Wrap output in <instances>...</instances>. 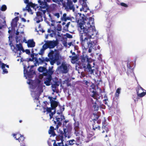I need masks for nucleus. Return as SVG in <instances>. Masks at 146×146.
<instances>
[{
  "instance_id": "nucleus-4",
  "label": "nucleus",
  "mask_w": 146,
  "mask_h": 146,
  "mask_svg": "<svg viewBox=\"0 0 146 146\" xmlns=\"http://www.w3.org/2000/svg\"><path fill=\"white\" fill-rule=\"evenodd\" d=\"M46 11L44 10H39L36 12V16L34 20L36 21L37 23H39L43 21V17L44 18V20L46 19Z\"/></svg>"
},
{
  "instance_id": "nucleus-26",
  "label": "nucleus",
  "mask_w": 146,
  "mask_h": 146,
  "mask_svg": "<svg viewBox=\"0 0 146 146\" xmlns=\"http://www.w3.org/2000/svg\"><path fill=\"white\" fill-rule=\"evenodd\" d=\"M27 43V45L28 47H34L35 46V43L33 39H30L27 42H26Z\"/></svg>"
},
{
  "instance_id": "nucleus-36",
  "label": "nucleus",
  "mask_w": 146,
  "mask_h": 146,
  "mask_svg": "<svg viewBox=\"0 0 146 146\" xmlns=\"http://www.w3.org/2000/svg\"><path fill=\"white\" fill-rule=\"evenodd\" d=\"M43 103L44 104H43V108L44 110L43 112L45 113L46 112H47V111H46L47 109L46 107H47V105H49V104L46 101H44L43 102Z\"/></svg>"
},
{
  "instance_id": "nucleus-59",
  "label": "nucleus",
  "mask_w": 146,
  "mask_h": 146,
  "mask_svg": "<svg viewBox=\"0 0 146 146\" xmlns=\"http://www.w3.org/2000/svg\"><path fill=\"white\" fill-rule=\"evenodd\" d=\"M127 67L129 69H131V66H130V64L128 63V62L127 63Z\"/></svg>"
},
{
  "instance_id": "nucleus-49",
  "label": "nucleus",
  "mask_w": 146,
  "mask_h": 146,
  "mask_svg": "<svg viewBox=\"0 0 146 146\" xmlns=\"http://www.w3.org/2000/svg\"><path fill=\"white\" fill-rule=\"evenodd\" d=\"M48 48V46L46 42L42 46V48L44 49V50L47 49Z\"/></svg>"
},
{
  "instance_id": "nucleus-42",
  "label": "nucleus",
  "mask_w": 146,
  "mask_h": 146,
  "mask_svg": "<svg viewBox=\"0 0 146 146\" xmlns=\"http://www.w3.org/2000/svg\"><path fill=\"white\" fill-rule=\"evenodd\" d=\"M64 136L62 135H59L58 136L56 137V139L57 141L60 140L61 141H64Z\"/></svg>"
},
{
  "instance_id": "nucleus-39",
  "label": "nucleus",
  "mask_w": 146,
  "mask_h": 146,
  "mask_svg": "<svg viewBox=\"0 0 146 146\" xmlns=\"http://www.w3.org/2000/svg\"><path fill=\"white\" fill-rule=\"evenodd\" d=\"M121 89L120 88H117L116 90L115 93V97L116 98H118L119 96V94L120 93Z\"/></svg>"
},
{
  "instance_id": "nucleus-31",
  "label": "nucleus",
  "mask_w": 146,
  "mask_h": 146,
  "mask_svg": "<svg viewBox=\"0 0 146 146\" xmlns=\"http://www.w3.org/2000/svg\"><path fill=\"white\" fill-rule=\"evenodd\" d=\"M60 19L61 21L64 22L66 21L67 20H69L71 19L70 17H67V14L66 13L63 14L62 16L61 17Z\"/></svg>"
},
{
  "instance_id": "nucleus-43",
  "label": "nucleus",
  "mask_w": 146,
  "mask_h": 146,
  "mask_svg": "<svg viewBox=\"0 0 146 146\" xmlns=\"http://www.w3.org/2000/svg\"><path fill=\"white\" fill-rule=\"evenodd\" d=\"M60 135H62L63 136H64V138H65L67 137V135L68 134L65 133V131H60Z\"/></svg>"
},
{
  "instance_id": "nucleus-23",
  "label": "nucleus",
  "mask_w": 146,
  "mask_h": 146,
  "mask_svg": "<svg viewBox=\"0 0 146 146\" xmlns=\"http://www.w3.org/2000/svg\"><path fill=\"white\" fill-rule=\"evenodd\" d=\"M44 66V67L40 66L39 67L38 69V71L40 72H43H43H48L50 70H51L52 71H53L52 70L53 66L51 67H49L48 70L46 69V67H45Z\"/></svg>"
},
{
  "instance_id": "nucleus-27",
  "label": "nucleus",
  "mask_w": 146,
  "mask_h": 146,
  "mask_svg": "<svg viewBox=\"0 0 146 146\" xmlns=\"http://www.w3.org/2000/svg\"><path fill=\"white\" fill-rule=\"evenodd\" d=\"M72 126L70 125H68L67 126L64 127L63 128L64 131H65V133H67L71 132L72 130Z\"/></svg>"
},
{
  "instance_id": "nucleus-21",
  "label": "nucleus",
  "mask_w": 146,
  "mask_h": 146,
  "mask_svg": "<svg viewBox=\"0 0 146 146\" xmlns=\"http://www.w3.org/2000/svg\"><path fill=\"white\" fill-rule=\"evenodd\" d=\"M83 67L84 68L87 69V71L88 72L91 74H93L94 73V69H92V67H91V66L90 63H87V64L86 66L84 65Z\"/></svg>"
},
{
  "instance_id": "nucleus-45",
  "label": "nucleus",
  "mask_w": 146,
  "mask_h": 146,
  "mask_svg": "<svg viewBox=\"0 0 146 146\" xmlns=\"http://www.w3.org/2000/svg\"><path fill=\"white\" fill-rule=\"evenodd\" d=\"M80 131L79 129L75 130L74 134L76 136H79L80 134Z\"/></svg>"
},
{
  "instance_id": "nucleus-25",
  "label": "nucleus",
  "mask_w": 146,
  "mask_h": 146,
  "mask_svg": "<svg viewBox=\"0 0 146 146\" xmlns=\"http://www.w3.org/2000/svg\"><path fill=\"white\" fill-rule=\"evenodd\" d=\"M46 108L47 109L46 111H47V112L50 113L49 114L50 119H51L53 117V115L55 113L56 110H54V112H51V110H54L52 109L51 107L48 108L47 107Z\"/></svg>"
},
{
  "instance_id": "nucleus-53",
  "label": "nucleus",
  "mask_w": 146,
  "mask_h": 146,
  "mask_svg": "<svg viewBox=\"0 0 146 146\" xmlns=\"http://www.w3.org/2000/svg\"><path fill=\"white\" fill-rule=\"evenodd\" d=\"M120 5L124 7H128V6L127 4L124 3H121Z\"/></svg>"
},
{
  "instance_id": "nucleus-2",
  "label": "nucleus",
  "mask_w": 146,
  "mask_h": 146,
  "mask_svg": "<svg viewBox=\"0 0 146 146\" xmlns=\"http://www.w3.org/2000/svg\"><path fill=\"white\" fill-rule=\"evenodd\" d=\"M48 58L42 57L39 58V60L38 65L39 64H45L44 66H46L47 63L46 62H50V64L53 65L56 62H58L60 59V56L59 51L56 49H55L54 51L51 50L48 54Z\"/></svg>"
},
{
  "instance_id": "nucleus-35",
  "label": "nucleus",
  "mask_w": 146,
  "mask_h": 146,
  "mask_svg": "<svg viewBox=\"0 0 146 146\" xmlns=\"http://www.w3.org/2000/svg\"><path fill=\"white\" fill-rule=\"evenodd\" d=\"M19 20V18L18 17H15L14 19L12 20V21L11 23V25L12 26L15 25H17V23Z\"/></svg>"
},
{
  "instance_id": "nucleus-20",
  "label": "nucleus",
  "mask_w": 146,
  "mask_h": 146,
  "mask_svg": "<svg viewBox=\"0 0 146 146\" xmlns=\"http://www.w3.org/2000/svg\"><path fill=\"white\" fill-rule=\"evenodd\" d=\"M68 65L65 63H62L60 67L62 69V73L64 74L67 73L69 71V68H68Z\"/></svg>"
},
{
  "instance_id": "nucleus-3",
  "label": "nucleus",
  "mask_w": 146,
  "mask_h": 146,
  "mask_svg": "<svg viewBox=\"0 0 146 146\" xmlns=\"http://www.w3.org/2000/svg\"><path fill=\"white\" fill-rule=\"evenodd\" d=\"M53 2L58 3L61 2L63 7L67 10L74 9L72 0H53Z\"/></svg>"
},
{
  "instance_id": "nucleus-54",
  "label": "nucleus",
  "mask_w": 146,
  "mask_h": 146,
  "mask_svg": "<svg viewBox=\"0 0 146 146\" xmlns=\"http://www.w3.org/2000/svg\"><path fill=\"white\" fill-rule=\"evenodd\" d=\"M66 37L67 38H72V36L69 33H66Z\"/></svg>"
},
{
  "instance_id": "nucleus-11",
  "label": "nucleus",
  "mask_w": 146,
  "mask_h": 146,
  "mask_svg": "<svg viewBox=\"0 0 146 146\" xmlns=\"http://www.w3.org/2000/svg\"><path fill=\"white\" fill-rule=\"evenodd\" d=\"M137 96L142 98L146 94V90L143 89L140 85H138L136 88Z\"/></svg>"
},
{
  "instance_id": "nucleus-52",
  "label": "nucleus",
  "mask_w": 146,
  "mask_h": 146,
  "mask_svg": "<svg viewBox=\"0 0 146 146\" xmlns=\"http://www.w3.org/2000/svg\"><path fill=\"white\" fill-rule=\"evenodd\" d=\"M64 141H61L60 142L57 143L58 146H64L63 143Z\"/></svg>"
},
{
  "instance_id": "nucleus-33",
  "label": "nucleus",
  "mask_w": 146,
  "mask_h": 146,
  "mask_svg": "<svg viewBox=\"0 0 146 146\" xmlns=\"http://www.w3.org/2000/svg\"><path fill=\"white\" fill-rule=\"evenodd\" d=\"M94 19L93 18H92V17H89V22H88L87 23H80L79 24V27H80V25H81V24H90V25L92 26V27H94V31H95V27H94V26H92V25H91L90 24V22H91V23H94Z\"/></svg>"
},
{
  "instance_id": "nucleus-34",
  "label": "nucleus",
  "mask_w": 146,
  "mask_h": 146,
  "mask_svg": "<svg viewBox=\"0 0 146 146\" xmlns=\"http://www.w3.org/2000/svg\"><path fill=\"white\" fill-rule=\"evenodd\" d=\"M34 53L32 54H31V57L35 60V65L36 66L37 65H38L39 61L38 58H37L35 56Z\"/></svg>"
},
{
  "instance_id": "nucleus-51",
  "label": "nucleus",
  "mask_w": 146,
  "mask_h": 146,
  "mask_svg": "<svg viewBox=\"0 0 146 146\" xmlns=\"http://www.w3.org/2000/svg\"><path fill=\"white\" fill-rule=\"evenodd\" d=\"M102 126H107L108 123L106 119H104V120L102 121Z\"/></svg>"
},
{
  "instance_id": "nucleus-57",
  "label": "nucleus",
  "mask_w": 146,
  "mask_h": 146,
  "mask_svg": "<svg viewBox=\"0 0 146 146\" xmlns=\"http://www.w3.org/2000/svg\"><path fill=\"white\" fill-rule=\"evenodd\" d=\"M70 81V79L69 78H67L64 81V82L66 83L69 82Z\"/></svg>"
},
{
  "instance_id": "nucleus-1",
  "label": "nucleus",
  "mask_w": 146,
  "mask_h": 146,
  "mask_svg": "<svg viewBox=\"0 0 146 146\" xmlns=\"http://www.w3.org/2000/svg\"><path fill=\"white\" fill-rule=\"evenodd\" d=\"M80 25L79 35L82 48L85 50L88 48H93L97 44L96 40H90L92 36L94 35V27H92L89 24Z\"/></svg>"
},
{
  "instance_id": "nucleus-41",
  "label": "nucleus",
  "mask_w": 146,
  "mask_h": 146,
  "mask_svg": "<svg viewBox=\"0 0 146 146\" xmlns=\"http://www.w3.org/2000/svg\"><path fill=\"white\" fill-rule=\"evenodd\" d=\"M74 130H77L79 129V123L78 122H76L75 121L74 123Z\"/></svg>"
},
{
  "instance_id": "nucleus-50",
  "label": "nucleus",
  "mask_w": 146,
  "mask_h": 146,
  "mask_svg": "<svg viewBox=\"0 0 146 146\" xmlns=\"http://www.w3.org/2000/svg\"><path fill=\"white\" fill-rule=\"evenodd\" d=\"M7 7L6 5H2L1 7V10L2 11H5L7 9Z\"/></svg>"
},
{
  "instance_id": "nucleus-60",
  "label": "nucleus",
  "mask_w": 146,
  "mask_h": 146,
  "mask_svg": "<svg viewBox=\"0 0 146 146\" xmlns=\"http://www.w3.org/2000/svg\"><path fill=\"white\" fill-rule=\"evenodd\" d=\"M54 142L53 144V146H58V145L57 144V143H56V141L54 140Z\"/></svg>"
},
{
  "instance_id": "nucleus-29",
  "label": "nucleus",
  "mask_w": 146,
  "mask_h": 146,
  "mask_svg": "<svg viewBox=\"0 0 146 146\" xmlns=\"http://www.w3.org/2000/svg\"><path fill=\"white\" fill-rule=\"evenodd\" d=\"M94 135V133L92 132H90L88 133L87 135V139L86 142H88L92 139V137Z\"/></svg>"
},
{
  "instance_id": "nucleus-14",
  "label": "nucleus",
  "mask_w": 146,
  "mask_h": 146,
  "mask_svg": "<svg viewBox=\"0 0 146 146\" xmlns=\"http://www.w3.org/2000/svg\"><path fill=\"white\" fill-rule=\"evenodd\" d=\"M86 1L87 0H79L80 4L82 5V7L80 9V11L86 12L89 10L86 3Z\"/></svg>"
},
{
  "instance_id": "nucleus-40",
  "label": "nucleus",
  "mask_w": 146,
  "mask_h": 146,
  "mask_svg": "<svg viewBox=\"0 0 146 146\" xmlns=\"http://www.w3.org/2000/svg\"><path fill=\"white\" fill-rule=\"evenodd\" d=\"M104 129H105V130L106 133H108V132L109 131V129L108 128V126H102V133H104L105 132V131L104 130Z\"/></svg>"
},
{
  "instance_id": "nucleus-13",
  "label": "nucleus",
  "mask_w": 146,
  "mask_h": 146,
  "mask_svg": "<svg viewBox=\"0 0 146 146\" xmlns=\"http://www.w3.org/2000/svg\"><path fill=\"white\" fill-rule=\"evenodd\" d=\"M56 4H52L50 7L48 5V7L46 8V9L44 10H45L46 12H47V14L48 15L49 17V14L52 15L54 13V11L56 9Z\"/></svg>"
},
{
  "instance_id": "nucleus-8",
  "label": "nucleus",
  "mask_w": 146,
  "mask_h": 146,
  "mask_svg": "<svg viewBox=\"0 0 146 146\" xmlns=\"http://www.w3.org/2000/svg\"><path fill=\"white\" fill-rule=\"evenodd\" d=\"M56 121L54 120V123L55 124H57L56 126V128L58 129L59 126H60L62 124V121L63 119H65V118L64 115L62 114V113L60 114L59 113L58 115H57L56 117Z\"/></svg>"
},
{
  "instance_id": "nucleus-61",
  "label": "nucleus",
  "mask_w": 146,
  "mask_h": 146,
  "mask_svg": "<svg viewBox=\"0 0 146 146\" xmlns=\"http://www.w3.org/2000/svg\"><path fill=\"white\" fill-rule=\"evenodd\" d=\"M122 70L123 72H124L126 71V69L124 66H123L122 68Z\"/></svg>"
},
{
  "instance_id": "nucleus-19",
  "label": "nucleus",
  "mask_w": 146,
  "mask_h": 146,
  "mask_svg": "<svg viewBox=\"0 0 146 146\" xmlns=\"http://www.w3.org/2000/svg\"><path fill=\"white\" fill-rule=\"evenodd\" d=\"M48 48L50 49L54 48L58 44V42L56 40H47L46 41Z\"/></svg>"
},
{
  "instance_id": "nucleus-47",
  "label": "nucleus",
  "mask_w": 146,
  "mask_h": 146,
  "mask_svg": "<svg viewBox=\"0 0 146 146\" xmlns=\"http://www.w3.org/2000/svg\"><path fill=\"white\" fill-rule=\"evenodd\" d=\"M69 26L67 24L66 25L64 26V27L63 30L64 31L66 32H68V28Z\"/></svg>"
},
{
  "instance_id": "nucleus-46",
  "label": "nucleus",
  "mask_w": 146,
  "mask_h": 146,
  "mask_svg": "<svg viewBox=\"0 0 146 146\" xmlns=\"http://www.w3.org/2000/svg\"><path fill=\"white\" fill-rule=\"evenodd\" d=\"M93 129L94 130H95L96 129H98L100 130V127L99 126H96L95 124L93 125Z\"/></svg>"
},
{
  "instance_id": "nucleus-7",
  "label": "nucleus",
  "mask_w": 146,
  "mask_h": 146,
  "mask_svg": "<svg viewBox=\"0 0 146 146\" xmlns=\"http://www.w3.org/2000/svg\"><path fill=\"white\" fill-rule=\"evenodd\" d=\"M53 71H52L51 70H50L48 72L42 73V75L43 76L47 77L46 78L44 82L46 86H49L51 84L50 82L52 79V75L53 74Z\"/></svg>"
},
{
  "instance_id": "nucleus-30",
  "label": "nucleus",
  "mask_w": 146,
  "mask_h": 146,
  "mask_svg": "<svg viewBox=\"0 0 146 146\" xmlns=\"http://www.w3.org/2000/svg\"><path fill=\"white\" fill-rule=\"evenodd\" d=\"M78 14L79 15V18H78V21H80L81 22H82V23H86L85 22V21L86 20L85 16L83 14L82 15L81 13H78Z\"/></svg>"
},
{
  "instance_id": "nucleus-44",
  "label": "nucleus",
  "mask_w": 146,
  "mask_h": 146,
  "mask_svg": "<svg viewBox=\"0 0 146 146\" xmlns=\"http://www.w3.org/2000/svg\"><path fill=\"white\" fill-rule=\"evenodd\" d=\"M75 142V141L74 139H72L69 140L68 145H73L74 144V142Z\"/></svg>"
},
{
  "instance_id": "nucleus-48",
  "label": "nucleus",
  "mask_w": 146,
  "mask_h": 146,
  "mask_svg": "<svg viewBox=\"0 0 146 146\" xmlns=\"http://www.w3.org/2000/svg\"><path fill=\"white\" fill-rule=\"evenodd\" d=\"M94 118L93 119V121L97 120L99 118V116L97 114L94 113L93 114Z\"/></svg>"
},
{
  "instance_id": "nucleus-56",
  "label": "nucleus",
  "mask_w": 146,
  "mask_h": 146,
  "mask_svg": "<svg viewBox=\"0 0 146 146\" xmlns=\"http://www.w3.org/2000/svg\"><path fill=\"white\" fill-rule=\"evenodd\" d=\"M25 52L27 54L29 55L30 54V51L29 49H26L25 50Z\"/></svg>"
},
{
  "instance_id": "nucleus-63",
  "label": "nucleus",
  "mask_w": 146,
  "mask_h": 146,
  "mask_svg": "<svg viewBox=\"0 0 146 146\" xmlns=\"http://www.w3.org/2000/svg\"><path fill=\"white\" fill-rule=\"evenodd\" d=\"M25 3L26 4H28L29 3V0H25L24 1Z\"/></svg>"
},
{
  "instance_id": "nucleus-37",
  "label": "nucleus",
  "mask_w": 146,
  "mask_h": 146,
  "mask_svg": "<svg viewBox=\"0 0 146 146\" xmlns=\"http://www.w3.org/2000/svg\"><path fill=\"white\" fill-rule=\"evenodd\" d=\"M5 64L2 63L1 66V68L3 69V74H7L8 73V71L5 68Z\"/></svg>"
},
{
  "instance_id": "nucleus-58",
  "label": "nucleus",
  "mask_w": 146,
  "mask_h": 146,
  "mask_svg": "<svg viewBox=\"0 0 146 146\" xmlns=\"http://www.w3.org/2000/svg\"><path fill=\"white\" fill-rule=\"evenodd\" d=\"M121 135L122 136H123V135H124L123 133H125V131H124L123 130H121Z\"/></svg>"
},
{
  "instance_id": "nucleus-24",
  "label": "nucleus",
  "mask_w": 146,
  "mask_h": 146,
  "mask_svg": "<svg viewBox=\"0 0 146 146\" xmlns=\"http://www.w3.org/2000/svg\"><path fill=\"white\" fill-rule=\"evenodd\" d=\"M81 62L83 63H84L85 62L86 60V62H87V63H91L92 62V59L90 58H88V56L86 55L85 56H82L80 58Z\"/></svg>"
},
{
  "instance_id": "nucleus-12",
  "label": "nucleus",
  "mask_w": 146,
  "mask_h": 146,
  "mask_svg": "<svg viewBox=\"0 0 146 146\" xmlns=\"http://www.w3.org/2000/svg\"><path fill=\"white\" fill-rule=\"evenodd\" d=\"M60 17V13H59L54 12L51 15L50 14L49 15V21L51 22L52 23H54L56 19L59 18Z\"/></svg>"
},
{
  "instance_id": "nucleus-28",
  "label": "nucleus",
  "mask_w": 146,
  "mask_h": 146,
  "mask_svg": "<svg viewBox=\"0 0 146 146\" xmlns=\"http://www.w3.org/2000/svg\"><path fill=\"white\" fill-rule=\"evenodd\" d=\"M54 130V127L52 126H50L48 131L49 134L50 135V137H54L56 135Z\"/></svg>"
},
{
  "instance_id": "nucleus-38",
  "label": "nucleus",
  "mask_w": 146,
  "mask_h": 146,
  "mask_svg": "<svg viewBox=\"0 0 146 146\" xmlns=\"http://www.w3.org/2000/svg\"><path fill=\"white\" fill-rule=\"evenodd\" d=\"M69 58H71V62L72 63H74L77 60L78 57L76 56H69Z\"/></svg>"
},
{
  "instance_id": "nucleus-16",
  "label": "nucleus",
  "mask_w": 146,
  "mask_h": 146,
  "mask_svg": "<svg viewBox=\"0 0 146 146\" xmlns=\"http://www.w3.org/2000/svg\"><path fill=\"white\" fill-rule=\"evenodd\" d=\"M39 5V10H44V9H46V8L48 7V5L47 4V1L44 0V1H41L39 0L38 1Z\"/></svg>"
},
{
  "instance_id": "nucleus-10",
  "label": "nucleus",
  "mask_w": 146,
  "mask_h": 146,
  "mask_svg": "<svg viewBox=\"0 0 146 146\" xmlns=\"http://www.w3.org/2000/svg\"><path fill=\"white\" fill-rule=\"evenodd\" d=\"M51 84L53 92H56V93H58L59 90L58 87L60 85L59 82L57 80L53 79L52 80V82H51Z\"/></svg>"
},
{
  "instance_id": "nucleus-9",
  "label": "nucleus",
  "mask_w": 146,
  "mask_h": 146,
  "mask_svg": "<svg viewBox=\"0 0 146 146\" xmlns=\"http://www.w3.org/2000/svg\"><path fill=\"white\" fill-rule=\"evenodd\" d=\"M13 136L16 140L19 141L20 143V146H26L25 143V138L24 137L23 135L17 133L16 134H13Z\"/></svg>"
},
{
  "instance_id": "nucleus-18",
  "label": "nucleus",
  "mask_w": 146,
  "mask_h": 146,
  "mask_svg": "<svg viewBox=\"0 0 146 146\" xmlns=\"http://www.w3.org/2000/svg\"><path fill=\"white\" fill-rule=\"evenodd\" d=\"M48 98L50 99L51 107L52 108V109L55 110L56 108L58 106L59 103L52 99V98H53L52 97L49 96Z\"/></svg>"
},
{
  "instance_id": "nucleus-17",
  "label": "nucleus",
  "mask_w": 146,
  "mask_h": 146,
  "mask_svg": "<svg viewBox=\"0 0 146 146\" xmlns=\"http://www.w3.org/2000/svg\"><path fill=\"white\" fill-rule=\"evenodd\" d=\"M33 8L35 9L38 7L37 4H35L33 3L32 2H30L28 4H27L25 7L26 9L29 12H32V11L30 8V7Z\"/></svg>"
},
{
  "instance_id": "nucleus-15",
  "label": "nucleus",
  "mask_w": 146,
  "mask_h": 146,
  "mask_svg": "<svg viewBox=\"0 0 146 146\" xmlns=\"http://www.w3.org/2000/svg\"><path fill=\"white\" fill-rule=\"evenodd\" d=\"M11 49L14 52L16 53L18 51H21V50L22 49L23 46L22 44L21 43H19V44H16V46L17 48L15 47V46L13 45V44H10Z\"/></svg>"
},
{
  "instance_id": "nucleus-5",
  "label": "nucleus",
  "mask_w": 146,
  "mask_h": 146,
  "mask_svg": "<svg viewBox=\"0 0 146 146\" xmlns=\"http://www.w3.org/2000/svg\"><path fill=\"white\" fill-rule=\"evenodd\" d=\"M34 66H31V68L29 69V71L27 69L29 68L30 66L29 65L27 66L25 65L24 66V74L26 77H28L29 78H32L33 75L35 74V72L33 69Z\"/></svg>"
},
{
  "instance_id": "nucleus-62",
  "label": "nucleus",
  "mask_w": 146,
  "mask_h": 146,
  "mask_svg": "<svg viewBox=\"0 0 146 146\" xmlns=\"http://www.w3.org/2000/svg\"><path fill=\"white\" fill-rule=\"evenodd\" d=\"M69 121L68 120H65L64 121L63 123V124L64 125H65L66 124L67 122H68Z\"/></svg>"
},
{
  "instance_id": "nucleus-32",
  "label": "nucleus",
  "mask_w": 146,
  "mask_h": 146,
  "mask_svg": "<svg viewBox=\"0 0 146 146\" xmlns=\"http://www.w3.org/2000/svg\"><path fill=\"white\" fill-rule=\"evenodd\" d=\"M91 101L93 104L92 107L94 109V111H98L99 110V106L97 104L96 102L94 103L93 100L92 99H91Z\"/></svg>"
},
{
  "instance_id": "nucleus-6",
  "label": "nucleus",
  "mask_w": 146,
  "mask_h": 146,
  "mask_svg": "<svg viewBox=\"0 0 146 146\" xmlns=\"http://www.w3.org/2000/svg\"><path fill=\"white\" fill-rule=\"evenodd\" d=\"M62 27L60 24H58L56 27L54 26L53 30H52L50 28L47 30V32L50 34L49 35L51 37L55 36L57 35V31H62Z\"/></svg>"
},
{
  "instance_id": "nucleus-64",
  "label": "nucleus",
  "mask_w": 146,
  "mask_h": 146,
  "mask_svg": "<svg viewBox=\"0 0 146 146\" xmlns=\"http://www.w3.org/2000/svg\"><path fill=\"white\" fill-rule=\"evenodd\" d=\"M89 48V49L88 50V52L89 53H90L92 52V48Z\"/></svg>"
},
{
  "instance_id": "nucleus-22",
  "label": "nucleus",
  "mask_w": 146,
  "mask_h": 146,
  "mask_svg": "<svg viewBox=\"0 0 146 146\" xmlns=\"http://www.w3.org/2000/svg\"><path fill=\"white\" fill-rule=\"evenodd\" d=\"M92 92L93 94L91 96L94 99H96V101H97L98 99H100L101 98H102V96L101 94H98V93L96 92V91H95L94 90H93Z\"/></svg>"
},
{
  "instance_id": "nucleus-55",
  "label": "nucleus",
  "mask_w": 146,
  "mask_h": 146,
  "mask_svg": "<svg viewBox=\"0 0 146 146\" xmlns=\"http://www.w3.org/2000/svg\"><path fill=\"white\" fill-rule=\"evenodd\" d=\"M44 49L41 48L39 52L38 53V54L40 55H42L44 52Z\"/></svg>"
}]
</instances>
